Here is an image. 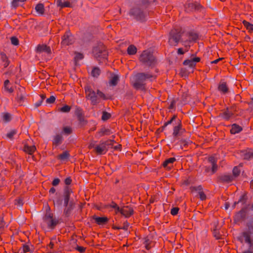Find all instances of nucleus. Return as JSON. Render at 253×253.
Here are the masks:
<instances>
[{"instance_id": "nucleus-1", "label": "nucleus", "mask_w": 253, "mask_h": 253, "mask_svg": "<svg viewBox=\"0 0 253 253\" xmlns=\"http://www.w3.org/2000/svg\"><path fill=\"white\" fill-rule=\"evenodd\" d=\"M86 98L91 101V104L96 105L100 102V98L106 99L105 95L99 90L96 92L90 86H87L84 88Z\"/></svg>"}, {"instance_id": "nucleus-2", "label": "nucleus", "mask_w": 253, "mask_h": 253, "mask_svg": "<svg viewBox=\"0 0 253 253\" xmlns=\"http://www.w3.org/2000/svg\"><path fill=\"white\" fill-rule=\"evenodd\" d=\"M139 59L141 62L149 66H154L156 63L155 57L149 50L143 51L140 55Z\"/></svg>"}, {"instance_id": "nucleus-3", "label": "nucleus", "mask_w": 253, "mask_h": 253, "mask_svg": "<svg viewBox=\"0 0 253 253\" xmlns=\"http://www.w3.org/2000/svg\"><path fill=\"white\" fill-rule=\"evenodd\" d=\"M183 31L180 28H173L169 34V43L171 46H176L179 42Z\"/></svg>"}, {"instance_id": "nucleus-4", "label": "nucleus", "mask_w": 253, "mask_h": 253, "mask_svg": "<svg viewBox=\"0 0 253 253\" xmlns=\"http://www.w3.org/2000/svg\"><path fill=\"white\" fill-rule=\"evenodd\" d=\"M128 13L130 16H132L135 19L141 21H143L146 16V12H144L140 4H137L130 8Z\"/></svg>"}, {"instance_id": "nucleus-5", "label": "nucleus", "mask_w": 253, "mask_h": 253, "mask_svg": "<svg viewBox=\"0 0 253 253\" xmlns=\"http://www.w3.org/2000/svg\"><path fill=\"white\" fill-rule=\"evenodd\" d=\"M43 225L47 226L49 228L53 229L58 223V220L53 217L52 214L46 212L43 218Z\"/></svg>"}, {"instance_id": "nucleus-6", "label": "nucleus", "mask_w": 253, "mask_h": 253, "mask_svg": "<svg viewBox=\"0 0 253 253\" xmlns=\"http://www.w3.org/2000/svg\"><path fill=\"white\" fill-rule=\"evenodd\" d=\"M110 141H100L99 145L94 146V145L90 144V147H94L95 152L98 155H102L105 154L108 151L107 146L109 145Z\"/></svg>"}, {"instance_id": "nucleus-7", "label": "nucleus", "mask_w": 253, "mask_h": 253, "mask_svg": "<svg viewBox=\"0 0 253 253\" xmlns=\"http://www.w3.org/2000/svg\"><path fill=\"white\" fill-rule=\"evenodd\" d=\"M144 73H139L136 75V80L133 84V86L136 89H141L144 87L145 81Z\"/></svg>"}, {"instance_id": "nucleus-8", "label": "nucleus", "mask_w": 253, "mask_h": 253, "mask_svg": "<svg viewBox=\"0 0 253 253\" xmlns=\"http://www.w3.org/2000/svg\"><path fill=\"white\" fill-rule=\"evenodd\" d=\"M234 116V113L231 108L227 107L225 109L222 110L219 114V117L225 121H228Z\"/></svg>"}, {"instance_id": "nucleus-9", "label": "nucleus", "mask_w": 253, "mask_h": 253, "mask_svg": "<svg viewBox=\"0 0 253 253\" xmlns=\"http://www.w3.org/2000/svg\"><path fill=\"white\" fill-rule=\"evenodd\" d=\"M185 131V128L182 127L181 122L180 120H178V122L173 128L172 135L174 137H177L182 134Z\"/></svg>"}, {"instance_id": "nucleus-10", "label": "nucleus", "mask_w": 253, "mask_h": 253, "mask_svg": "<svg viewBox=\"0 0 253 253\" xmlns=\"http://www.w3.org/2000/svg\"><path fill=\"white\" fill-rule=\"evenodd\" d=\"M73 42V38L72 34L70 31L66 32L65 34L62 37L61 44L63 46H67L72 44Z\"/></svg>"}, {"instance_id": "nucleus-11", "label": "nucleus", "mask_w": 253, "mask_h": 253, "mask_svg": "<svg viewBox=\"0 0 253 253\" xmlns=\"http://www.w3.org/2000/svg\"><path fill=\"white\" fill-rule=\"evenodd\" d=\"M93 52L95 57L100 60V59H106L107 56V53L105 50H100L99 48L96 47L93 49Z\"/></svg>"}, {"instance_id": "nucleus-12", "label": "nucleus", "mask_w": 253, "mask_h": 253, "mask_svg": "<svg viewBox=\"0 0 253 253\" xmlns=\"http://www.w3.org/2000/svg\"><path fill=\"white\" fill-rule=\"evenodd\" d=\"M119 212L125 217H128L133 213V210L131 206H126L121 208Z\"/></svg>"}, {"instance_id": "nucleus-13", "label": "nucleus", "mask_w": 253, "mask_h": 253, "mask_svg": "<svg viewBox=\"0 0 253 253\" xmlns=\"http://www.w3.org/2000/svg\"><path fill=\"white\" fill-rule=\"evenodd\" d=\"M200 58L196 57L192 58L191 59L185 60L183 62V65L188 66L189 67L194 68L196 66V63L200 61Z\"/></svg>"}, {"instance_id": "nucleus-14", "label": "nucleus", "mask_w": 253, "mask_h": 253, "mask_svg": "<svg viewBox=\"0 0 253 253\" xmlns=\"http://www.w3.org/2000/svg\"><path fill=\"white\" fill-rule=\"evenodd\" d=\"M192 192H197L199 195L200 198L201 200H205L206 199V195L203 191V188L201 186L197 187H191L190 188Z\"/></svg>"}, {"instance_id": "nucleus-15", "label": "nucleus", "mask_w": 253, "mask_h": 253, "mask_svg": "<svg viewBox=\"0 0 253 253\" xmlns=\"http://www.w3.org/2000/svg\"><path fill=\"white\" fill-rule=\"evenodd\" d=\"M176 161V159L174 157L169 158L166 159L163 163V166L166 169H169L173 166V163Z\"/></svg>"}, {"instance_id": "nucleus-16", "label": "nucleus", "mask_w": 253, "mask_h": 253, "mask_svg": "<svg viewBox=\"0 0 253 253\" xmlns=\"http://www.w3.org/2000/svg\"><path fill=\"white\" fill-rule=\"evenodd\" d=\"M63 140V138L62 135L60 134H57L53 138L52 144L53 146H57L62 143Z\"/></svg>"}, {"instance_id": "nucleus-17", "label": "nucleus", "mask_w": 253, "mask_h": 253, "mask_svg": "<svg viewBox=\"0 0 253 253\" xmlns=\"http://www.w3.org/2000/svg\"><path fill=\"white\" fill-rule=\"evenodd\" d=\"M111 133V131L110 129L103 127L96 133V137L99 138L104 135H109Z\"/></svg>"}, {"instance_id": "nucleus-18", "label": "nucleus", "mask_w": 253, "mask_h": 253, "mask_svg": "<svg viewBox=\"0 0 253 253\" xmlns=\"http://www.w3.org/2000/svg\"><path fill=\"white\" fill-rule=\"evenodd\" d=\"M19 90L20 93H18L16 99L17 102L21 105L25 99L24 88H20Z\"/></svg>"}, {"instance_id": "nucleus-19", "label": "nucleus", "mask_w": 253, "mask_h": 253, "mask_svg": "<svg viewBox=\"0 0 253 253\" xmlns=\"http://www.w3.org/2000/svg\"><path fill=\"white\" fill-rule=\"evenodd\" d=\"M242 156L245 160H250L253 158V150H247L242 152Z\"/></svg>"}, {"instance_id": "nucleus-20", "label": "nucleus", "mask_w": 253, "mask_h": 253, "mask_svg": "<svg viewBox=\"0 0 253 253\" xmlns=\"http://www.w3.org/2000/svg\"><path fill=\"white\" fill-rule=\"evenodd\" d=\"M218 90L222 93L225 94L228 92V87L226 84V83L224 82H220L218 86Z\"/></svg>"}, {"instance_id": "nucleus-21", "label": "nucleus", "mask_w": 253, "mask_h": 253, "mask_svg": "<svg viewBox=\"0 0 253 253\" xmlns=\"http://www.w3.org/2000/svg\"><path fill=\"white\" fill-rule=\"evenodd\" d=\"M3 87L5 91L8 93H11L14 91V89L10 84V82L8 80H6L4 82Z\"/></svg>"}, {"instance_id": "nucleus-22", "label": "nucleus", "mask_w": 253, "mask_h": 253, "mask_svg": "<svg viewBox=\"0 0 253 253\" xmlns=\"http://www.w3.org/2000/svg\"><path fill=\"white\" fill-rule=\"evenodd\" d=\"M37 50L39 52H45L47 53H51V49L49 46L46 45H39L37 47Z\"/></svg>"}, {"instance_id": "nucleus-23", "label": "nucleus", "mask_w": 253, "mask_h": 253, "mask_svg": "<svg viewBox=\"0 0 253 253\" xmlns=\"http://www.w3.org/2000/svg\"><path fill=\"white\" fill-rule=\"evenodd\" d=\"M242 130V127L240 126L234 124L231 126V129L230 132L232 134H236L239 133Z\"/></svg>"}, {"instance_id": "nucleus-24", "label": "nucleus", "mask_w": 253, "mask_h": 253, "mask_svg": "<svg viewBox=\"0 0 253 253\" xmlns=\"http://www.w3.org/2000/svg\"><path fill=\"white\" fill-rule=\"evenodd\" d=\"M94 219L98 225L105 224L108 221V218L106 217H94Z\"/></svg>"}, {"instance_id": "nucleus-25", "label": "nucleus", "mask_w": 253, "mask_h": 253, "mask_svg": "<svg viewBox=\"0 0 253 253\" xmlns=\"http://www.w3.org/2000/svg\"><path fill=\"white\" fill-rule=\"evenodd\" d=\"M189 42H195L198 39V35L194 32H190L187 33Z\"/></svg>"}, {"instance_id": "nucleus-26", "label": "nucleus", "mask_w": 253, "mask_h": 253, "mask_svg": "<svg viewBox=\"0 0 253 253\" xmlns=\"http://www.w3.org/2000/svg\"><path fill=\"white\" fill-rule=\"evenodd\" d=\"M32 245L29 244H24L22 248L19 249V253H26L31 252Z\"/></svg>"}, {"instance_id": "nucleus-27", "label": "nucleus", "mask_w": 253, "mask_h": 253, "mask_svg": "<svg viewBox=\"0 0 253 253\" xmlns=\"http://www.w3.org/2000/svg\"><path fill=\"white\" fill-rule=\"evenodd\" d=\"M36 149V147L34 145L28 146L25 145L24 147V151L30 155H32L35 151Z\"/></svg>"}, {"instance_id": "nucleus-28", "label": "nucleus", "mask_w": 253, "mask_h": 253, "mask_svg": "<svg viewBox=\"0 0 253 253\" xmlns=\"http://www.w3.org/2000/svg\"><path fill=\"white\" fill-rule=\"evenodd\" d=\"M1 59L3 62V65L4 68H6L9 64V61L6 54L3 52L0 53Z\"/></svg>"}, {"instance_id": "nucleus-29", "label": "nucleus", "mask_w": 253, "mask_h": 253, "mask_svg": "<svg viewBox=\"0 0 253 253\" xmlns=\"http://www.w3.org/2000/svg\"><path fill=\"white\" fill-rule=\"evenodd\" d=\"M57 5L61 8L64 7H70L71 4L68 1H62L61 0H57Z\"/></svg>"}, {"instance_id": "nucleus-30", "label": "nucleus", "mask_w": 253, "mask_h": 253, "mask_svg": "<svg viewBox=\"0 0 253 253\" xmlns=\"http://www.w3.org/2000/svg\"><path fill=\"white\" fill-rule=\"evenodd\" d=\"M1 118L3 122L7 123L11 120V115L9 113H3L2 114Z\"/></svg>"}, {"instance_id": "nucleus-31", "label": "nucleus", "mask_w": 253, "mask_h": 253, "mask_svg": "<svg viewBox=\"0 0 253 253\" xmlns=\"http://www.w3.org/2000/svg\"><path fill=\"white\" fill-rule=\"evenodd\" d=\"M127 52L129 55H134L137 52V48L134 45H130L127 47Z\"/></svg>"}, {"instance_id": "nucleus-32", "label": "nucleus", "mask_w": 253, "mask_h": 253, "mask_svg": "<svg viewBox=\"0 0 253 253\" xmlns=\"http://www.w3.org/2000/svg\"><path fill=\"white\" fill-rule=\"evenodd\" d=\"M35 9L36 11L40 14H43L44 12V5L42 3L38 4L36 7Z\"/></svg>"}, {"instance_id": "nucleus-33", "label": "nucleus", "mask_w": 253, "mask_h": 253, "mask_svg": "<svg viewBox=\"0 0 253 253\" xmlns=\"http://www.w3.org/2000/svg\"><path fill=\"white\" fill-rule=\"evenodd\" d=\"M119 81V77L117 75H114L109 81V84L111 86H116Z\"/></svg>"}, {"instance_id": "nucleus-34", "label": "nucleus", "mask_w": 253, "mask_h": 253, "mask_svg": "<svg viewBox=\"0 0 253 253\" xmlns=\"http://www.w3.org/2000/svg\"><path fill=\"white\" fill-rule=\"evenodd\" d=\"M243 24L244 26L246 28L247 30H248L249 32L252 33L253 32V24L250 23V22L244 20L243 21Z\"/></svg>"}, {"instance_id": "nucleus-35", "label": "nucleus", "mask_w": 253, "mask_h": 253, "mask_svg": "<svg viewBox=\"0 0 253 253\" xmlns=\"http://www.w3.org/2000/svg\"><path fill=\"white\" fill-rule=\"evenodd\" d=\"M70 156V154L68 151H64L59 155V159L62 161L67 160Z\"/></svg>"}, {"instance_id": "nucleus-36", "label": "nucleus", "mask_w": 253, "mask_h": 253, "mask_svg": "<svg viewBox=\"0 0 253 253\" xmlns=\"http://www.w3.org/2000/svg\"><path fill=\"white\" fill-rule=\"evenodd\" d=\"M72 128L70 126H66L63 127L62 133L65 135H68L72 133Z\"/></svg>"}, {"instance_id": "nucleus-37", "label": "nucleus", "mask_w": 253, "mask_h": 253, "mask_svg": "<svg viewBox=\"0 0 253 253\" xmlns=\"http://www.w3.org/2000/svg\"><path fill=\"white\" fill-rule=\"evenodd\" d=\"M237 175H223V177L222 179L226 181L229 182L232 181L234 178L236 177Z\"/></svg>"}, {"instance_id": "nucleus-38", "label": "nucleus", "mask_w": 253, "mask_h": 253, "mask_svg": "<svg viewBox=\"0 0 253 253\" xmlns=\"http://www.w3.org/2000/svg\"><path fill=\"white\" fill-rule=\"evenodd\" d=\"M242 164H240L238 166L235 167L233 169V174H240L242 169Z\"/></svg>"}, {"instance_id": "nucleus-39", "label": "nucleus", "mask_w": 253, "mask_h": 253, "mask_svg": "<svg viewBox=\"0 0 253 253\" xmlns=\"http://www.w3.org/2000/svg\"><path fill=\"white\" fill-rule=\"evenodd\" d=\"M100 74V70L97 67H94L91 72V75L94 77H97Z\"/></svg>"}, {"instance_id": "nucleus-40", "label": "nucleus", "mask_w": 253, "mask_h": 253, "mask_svg": "<svg viewBox=\"0 0 253 253\" xmlns=\"http://www.w3.org/2000/svg\"><path fill=\"white\" fill-rule=\"evenodd\" d=\"M186 10L187 11H191L195 10V2L188 3L185 5Z\"/></svg>"}, {"instance_id": "nucleus-41", "label": "nucleus", "mask_w": 253, "mask_h": 253, "mask_svg": "<svg viewBox=\"0 0 253 253\" xmlns=\"http://www.w3.org/2000/svg\"><path fill=\"white\" fill-rule=\"evenodd\" d=\"M75 56L74 57V60L76 63L80 60L84 58V55L82 53L79 52H75Z\"/></svg>"}, {"instance_id": "nucleus-42", "label": "nucleus", "mask_w": 253, "mask_h": 253, "mask_svg": "<svg viewBox=\"0 0 253 253\" xmlns=\"http://www.w3.org/2000/svg\"><path fill=\"white\" fill-rule=\"evenodd\" d=\"M144 78L146 80H150L151 81H152L153 80H155L156 78V76L152 75L149 73H144Z\"/></svg>"}, {"instance_id": "nucleus-43", "label": "nucleus", "mask_w": 253, "mask_h": 253, "mask_svg": "<svg viewBox=\"0 0 253 253\" xmlns=\"http://www.w3.org/2000/svg\"><path fill=\"white\" fill-rule=\"evenodd\" d=\"M244 236L245 237L246 243H248L250 246V247H251L253 245V243L250 236L247 234H245Z\"/></svg>"}, {"instance_id": "nucleus-44", "label": "nucleus", "mask_w": 253, "mask_h": 253, "mask_svg": "<svg viewBox=\"0 0 253 253\" xmlns=\"http://www.w3.org/2000/svg\"><path fill=\"white\" fill-rule=\"evenodd\" d=\"M25 1H26V0H13L11 4L14 7H16L20 5V3Z\"/></svg>"}, {"instance_id": "nucleus-45", "label": "nucleus", "mask_w": 253, "mask_h": 253, "mask_svg": "<svg viewBox=\"0 0 253 253\" xmlns=\"http://www.w3.org/2000/svg\"><path fill=\"white\" fill-rule=\"evenodd\" d=\"M70 110H71V107L68 105H65L64 106H63L62 107L60 108V111H61L62 112H64V113H68V112H70Z\"/></svg>"}, {"instance_id": "nucleus-46", "label": "nucleus", "mask_w": 253, "mask_h": 253, "mask_svg": "<svg viewBox=\"0 0 253 253\" xmlns=\"http://www.w3.org/2000/svg\"><path fill=\"white\" fill-rule=\"evenodd\" d=\"M176 118V116L174 115L171 119L168 121V122H166L164 125V126L162 127L163 129H164L168 125L171 124L174 120H175Z\"/></svg>"}, {"instance_id": "nucleus-47", "label": "nucleus", "mask_w": 253, "mask_h": 253, "mask_svg": "<svg viewBox=\"0 0 253 253\" xmlns=\"http://www.w3.org/2000/svg\"><path fill=\"white\" fill-rule=\"evenodd\" d=\"M17 131L16 130L13 129L11 130L10 132L7 133L6 136L7 138L9 139H12L13 137V136L16 134Z\"/></svg>"}, {"instance_id": "nucleus-48", "label": "nucleus", "mask_w": 253, "mask_h": 253, "mask_svg": "<svg viewBox=\"0 0 253 253\" xmlns=\"http://www.w3.org/2000/svg\"><path fill=\"white\" fill-rule=\"evenodd\" d=\"M111 117V115L106 112H104L102 116V120L103 121H106L109 119Z\"/></svg>"}, {"instance_id": "nucleus-49", "label": "nucleus", "mask_w": 253, "mask_h": 253, "mask_svg": "<svg viewBox=\"0 0 253 253\" xmlns=\"http://www.w3.org/2000/svg\"><path fill=\"white\" fill-rule=\"evenodd\" d=\"M11 43L14 45H17L19 44L18 39L15 37H12L10 39Z\"/></svg>"}, {"instance_id": "nucleus-50", "label": "nucleus", "mask_w": 253, "mask_h": 253, "mask_svg": "<svg viewBox=\"0 0 253 253\" xmlns=\"http://www.w3.org/2000/svg\"><path fill=\"white\" fill-rule=\"evenodd\" d=\"M176 100H174V99H172L170 102V104L168 107V108L169 109V110H172V109H174L175 108V104H176Z\"/></svg>"}, {"instance_id": "nucleus-51", "label": "nucleus", "mask_w": 253, "mask_h": 253, "mask_svg": "<svg viewBox=\"0 0 253 253\" xmlns=\"http://www.w3.org/2000/svg\"><path fill=\"white\" fill-rule=\"evenodd\" d=\"M204 9L203 6L199 2H195V10H201Z\"/></svg>"}, {"instance_id": "nucleus-52", "label": "nucleus", "mask_w": 253, "mask_h": 253, "mask_svg": "<svg viewBox=\"0 0 253 253\" xmlns=\"http://www.w3.org/2000/svg\"><path fill=\"white\" fill-rule=\"evenodd\" d=\"M55 99L56 98L54 96H50L49 98L46 100V102L48 104L53 103L55 102Z\"/></svg>"}, {"instance_id": "nucleus-53", "label": "nucleus", "mask_w": 253, "mask_h": 253, "mask_svg": "<svg viewBox=\"0 0 253 253\" xmlns=\"http://www.w3.org/2000/svg\"><path fill=\"white\" fill-rule=\"evenodd\" d=\"M208 161L211 163V165L215 164L217 163V160L213 156H210L208 159Z\"/></svg>"}, {"instance_id": "nucleus-54", "label": "nucleus", "mask_w": 253, "mask_h": 253, "mask_svg": "<svg viewBox=\"0 0 253 253\" xmlns=\"http://www.w3.org/2000/svg\"><path fill=\"white\" fill-rule=\"evenodd\" d=\"M178 208L174 207L171 210L170 213L172 215H175L178 213Z\"/></svg>"}, {"instance_id": "nucleus-55", "label": "nucleus", "mask_w": 253, "mask_h": 253, "mask_svg": "<svg viewBox=\"0 0 253 253\" xmlns=\"http://www.w3.org/2000/svg\"><path fill=\"white\" fill-rule=\"evenodd\" d=\"M111 207L114 209H115L116 211V212H119L120 209L119 207L115 203H112L111 205Z\"/></svg>"}, {"instance_id": "nucleus-56", "label": "nucleus", "mask_w": 253, "mask_h": 253, "mask_svg": "<svg viewBox=\"0 0 253 253\" xmlns=\"http://www.w3.org/2000/svg\"><path fill=\"white\" fill-rule=\"evenodd\" d=\"M188 142L185 140H181L180 141V144L181 146H186L188 145Z\"/></svg>"}, {"instance_id": "nucleus-57", "label": "nucleus", "mask_w": 253, "mask_h": 253, "mask_svg": "<svg viewBox=\"0 0 253 253\" xmlns=\"http://www.w3.org/2000/svg\"><path fill=\"white\" fill-rule=\"evenodd\" d=\"M144 245H145V248L147 249V250H149L151 246L150 245V243L147 240H146L144 242Z\"/></svg>"}, {"instance_id": "nucleus-58", "label": "nucleus", "mask_w": 253, "mask_h": 253, "mask_svg": "<svg viewBox=\"0 0 253 253\" xmlns=\"http://www.w3.org/2000/svg\"><path fill=\"white\" fill-rule=\"evenodd\" d=\"M76 249L80 253H84L85 251V248L83 247L77 246Z\"/></svg>"}, {"instance_id": "nucleus-59", "label": "nucleus", "mask_w": 253, "mask_h": 253, "mask_svg": "<svg viewBox=\"0 0 253 253\" xmlns=\"http://www.w3.org/2000/svg\"><path fill=\"white\" fill-rule=\"evenodd\" d=\"M212 172L214 173L216 171L217 169V165L216 163L215 164H212Z\"/></svg>"}, {"instance_id": "nucleus-60", "label": "nucleus", "mask_w": 253, "mask_h": 253, "mask_svg": "<svg viewBox=\"0 0 253 253\" xmlns=\"http://www.w3.org/2000/svg\"><path fill=\"white\" fill-rule=\"evenodd\" d=\"M59 182H60L59 179L55 178L52 181V185L53 186H56L59 183Z\"/></svg>"}, {"instance_id": "nucleus-61", "label": "nucleus", "mask_w": 253, "mask_h": 253, "mask_svg": "<svg viewBox=\"0 0 253 253\" xmlns=\"http://www.w3.org/2000/svg\"><path fill=\"white\" fill-rule=\"evenodd\" d=\"M72 182V179L70 177L66 178L65 180V183L66 185H69Z\"/></svg>"}, {"instance_id": "nucleus-62", "label": "nucleus", "mask_w": 253, "mask_h": 253, "mask_svg": "<svg viewBox=\"0 0 253 253\" xmlns=\"http://www.w3.org/2000/svg\"><path fill=\"white\" fill-rule=\"evenodd\" d=\"M191 180L189 179H188L187 180H184L182 184L184 185L188 186L191 183Z\"/></svg>"}, {"instance_id": "nucleus-63", "label": "nucleus", "mask_w": 253, "mask_h": 253, "mask_svg": "<svg viewBox=\"0 0 253 253\" xmlns=\"http://www.w3.org/2000/svg\"><path fill=\"white\" fill-rule=\"evenodd\" d=\"M69 201V197L68 196H66L64 198V205L65 206H67Z\"/></svg>"}, {"instance_id": "nucleus-64", "label": "nucleus", "mask_w": 253, "mask_h": 253, "mask_svg": "<svg viewBox=\"0 0 253 253\" xmlns=\"http://www.w3.org/2000/svg\"><path fill=\"white\" fill-rule=\"evenodd\" d=\"M16 204L19 206H21L23 205L22 201L21 199L16 200Z\"/></svg>"}]
</instances>
